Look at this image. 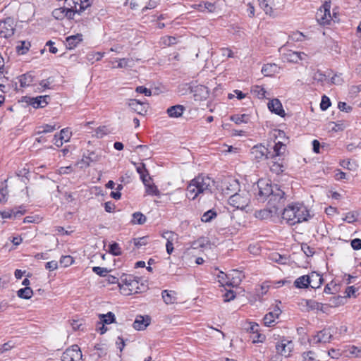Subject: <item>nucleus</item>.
Wrapping results in <instances>:
<instances>
[{"label":"nucleus","instance_id":"69168bd1","mask_svg":"<svg viewBox=\"0 0 361 361\" xmlns=\"http://www.w3.org/2000/svg\"><path fill=\"white\" fill-rule=\"evenodd\" d=\"M135 91L138 93L143 94L145 96H151L152 92L149 89H147L143 86L137 87Z\"/></svg>","mask_w":361,"mask_h":361},{"label":"nucleus","instance_id":"5fc2aeb1","mask_svg":"<svg viewBox=\"0 0 361 361\" xmlns=\"http://www.w3.org/2000/svg\"><path fill=\"white\" fill-rule=\"evenodd\" d=\"M286 149V146L281 142H278L275 144L274 150L277 157L280 156L281 154L284 152Z\"/></svg>","mask_w":361,"mask_h":361},{"label":"nucleus","instance_id":"c03bdc74","mask_svg":"<svg viewBox=\"0 0 361 361\" xmlns=\"http://www.w3.org/2000/svg\"><path fill=\"white\" fill-rule=\"evenodd\" d=\"M146 187V192L151 195H159V191L157 186L154 184H151L150 181L147 182V184H144Z\"/></svg>","mask_w":361,"mask_h":361},{"label":"nucleus","instance_id":"4468645a","mask_svg":"<svg viewBox=\"0 0 361 361\" xmlns=\"http://www.w3.org/2000/svg\"><path fill=\"white\" fill-rule=\"evenodd\" d=\"M238 188V180L232 178H224L221 185L222 192L226 195H230L231 192H235Z\"/></svg>","mask_w":361,"mask_h":361},{"label":"nucleus","instance_id":"6ab92c4d","mask_svg":"<svg viewBox=\"0 0 361 361\" xmlns=\"http://www.w3.org/2000/svg\"><path fill=\"white\" fill-rule=\"evenodd\" d=\"M102 156L94 152H89L87 156H84L82 159L77 163L80 168L88 167L92 162L100 161Z\"/></svg>","mask_w":361,"mask_h":361},{"label":"nucleus","instance_id":"052dcab7","mask_svg":"<svg viewBox=\"0 0 361 361\" xmlns=\"http://www.w3.org/2000/svg\"><path fill=\"white\" fill-rule=\"evenodd\" d=\"M302 358L304 361H315L316 355L312 351H308L302 354Z\"/></svg>","mask_w":361,"mask_h":361},{"label":"nucleus","instance_id":"dca6fc26","mask_svg":"<svg viewBox=\"0 0 361 361\" xmlns=\"http://www.w3.org/2000/svg\"><path fill=\"white\" fill-rule=\"evenodd\" d=\"M268 149L262 145H257L251 149L252 158L257 161H260L267 158Z\"/></svg>","mask_w":361,"mask_h":361},{"label":"nucleus","instance_id":"c756f323","mask_svg":"<svg viewBox=\"0 0 361 361\" xmlns=\"http://www.w3.org/2000/svg\"><path fill=\"white\" fill-rule=\"evenodd\" d=\"M149 325L148 318L137 316L133 323V328L137 331L144 330Z\"/></svg>","mask_w":361,"mask_h":361},{"label":"nucleus","instance_id":"f8f14e48","mask_svg":"<svg viewBox=\"0 0 361 361\" xmlns=\"http://www.w3.org/2000/svg\"><path fill=\"white\" fill-rule=\"evenodd\" d=\"M14 23L11 18L0 22V37L9 38L14 34Z\"/></svg>","mask_w":361,"mask_h":361},{"label":"nucleus","instance_id":"a19ab883","mask_svg":"<svg viewBox=\"0 0 361 361\" xmlns=\"http://www.w3.org/2000/svg\"><path fill=\"white\" fill-rule=\"evenodd\" d=\"M146 221V217L140 212H135L133 214L131 223L133 224H143Z\"/></svg>","mask_w":361,"mask_h":361},{"label":"nucleus","instance_id":"b1692460","mask_svg":"<svg viewBox=\"0 0 361 361\" xmlns=\"http://www.w3.org/2000/svg\"><path fill=\"white\" fill-rule=\"evenodd\" d=\"M128 105L133 110L139 114H144L147 112V104L137 99H129Z\"/></svg>","mask_w":361,"mask_h":361},{"label":"nucleus","instance_id":"9b49d317","mask_svg":"<svg viewBox=\"0 0 361 361\" xmlns=\"http://www.w3.org/2000/svg\"><path fill=\"white\" fill-rule=\"evenodd\" d=\"M67 4L75 13H81L92 5V0H67Z\"/></svg>","mask_w":361,"mask_h":361},{"label":"nucleus","instance_id":"58836bf2","mask_svg":"<svg viewBox=\"0 0 361 361\" xmlns=\"http://www.w3.org/2000/svg\"><path fill=\"white\" fill-rule=\"evenodd\" d=\"M99 318L102 324H110L115 322V315L111 312L106 314H100Z\"/></svg>","mask_w":361,"mask_h":361},{"label":"nucleus","instance_id":"72a5a7b5","mask_svg":"<svg viewBox=\"0 0 361 361\" xmlns=\"http://www.w3.org/2000/svg\"><path fill=\"white\" fill-rule=\"evenodd\" d=\"M294 285L298 288H306L310 286L308 275H303L298 277L295 281Z\"/></svg>","mask_w":361,"mask_h":361},{"label":"nucleus","instance_id":"a211bd4d","mask_svg":"<svg viewBox=\"0 0 361 361\" xmlns=\"http://www.w3.org/2000/svg\"><path fill=\"white\" fill-rule=\"evenodd\" d=\"M53 16L58 20H62L65 18L68 19H73L75 16V12L73 9L61 7L56 8L52 12Z\"/></svg>","mask_w":361,"mask_h":361},{"label":"nucleus","instance_id":"412c9836","mask_svg":"<svg viewBox=\"0 0 361 361\" xmlns=\"http://www.w3.org/2000/svg\"><path fill=\"white\" fill-rule=\"evenodd\" d=\"M306 58L307 55L304 52L289 50L283 54V59L290 63H298L300 61L305 60Z\"/></svg>","mask_w":361,"mask_h":361},{"label":"nucleus","instance_id":"e433bc0d","mask_svg":"<svg viewBox=\"0 0 361 361\" xmlns=\"http://www.w3.org/2000/svg\"><path fill=\"white\" fill-rule=\"evenodd\" d=\"M251 92L259 99H264L266 97L267 91L265 89L259 85L253 86L251 89Z\"/></svg>","mask_w":361,"mask_h":361},{"label":"nucleus","instance_id":"0e129e2a","mask_svg":"<svg viewBox=\"0 0 361 361\" xmlns=\"http://www.w3.org/2000/svg\"><path fill=\"white\" fill-rule=\"evenodd\" d=\"M109 251L114 255H119L121 254V248L118 243H113L109 246Z\"/></svg>","mask_w":361,"mask_h":361},{"label":"nucleus","instance_id":"cd10ccee","mask_svg":"<svg viewBox=\"0 0 361 361\" xmlns=\"http://www.w3.org/2000/svg\"><path fill=\"white\" fill-rule=\"evenodd\" d=\"M184 110L185 107L183 106L175 105L167 109V114L171 118H179L183 115Z\"/></svg>","mask_w":361,"mask_h":361},{"label":"nucleus","instance_id":"f257e3e1","mask_svg":"<svg viewBox=\"0 0 361 361\" xmlns=\"http://www.w3.org/2000/svg\"><path fill=\"white\" fill-rule=\"evenodd\" d=\"M258 192L257 196L261 201H264L269 197V204L275 209L276 212L279 207L284 202L285 192L277 185L272 186L269 183V180L260 179L257 182Z\"/></svg>","mask_w":361,"mask_h":361},{"label":"nucleus","instance_id":"a878e982","mask_svg":"<svg viewBox=\"0 0 361 361\" xmlns=\"http://www.w3.org/2000/svg\"><path fill=\"white\" fill-rule=\"evenodd\" d=\"M280 67L276 63L264 64L262 68V73L264 76H272L280 71Z\"/></svg>","mask_w":361,"mask_h":361},{"label":"nucleus","instance_id":"4be33fe9","mask_svg":"<svg viewBox=\"0 0 361 361\" xmlns=\"http://www.w3.org/2000/svg\"><path fill=\"white\" fill-rule=\"evenodd\" d=\"M268 109L272 113H274L280 116H284L285 111L283 109L281 102L278 99H273L270 100L267 104Z\"/></svg>","mask_w":361,"mask_h":361},{"label":"nucleus","instance_id":"603ef678","mask_svg":"<svg viewBox=\"0 0 361 361\" xmlns=\"http://www.w3.org/2000/svg\"><path fill=\"white\" fill-rule=\"evenodd\" d=\"M252 343H262L265 340V336L262 334L257 331V333L253 334L250 336Z\"/></svg>","mask_w":361,"mask_h":361},{"label":"nucleus","instance_id":"de8ad7c7","mask_svg":"<svg viewBox=\"0 0 361 361\" xmlns=\"http://www.w3.org/2000/svg\"><path fill=\"white\" fill-rule=\"evenodd\" d=\"M58 135L59 136L61 140L64 141V142H67L71 139V132L68 128H63L60 131Z\"/></svg>","mask_w":361,"mask_h":361},{"label":"nucleus","instance_id":"20e7f679","mask_svg":"<svg viewBox=\"0 0 361 361\" xmlns=\"http://www.w3.org/2000/svg\"><path fill=\"white\" fill-rule=\"evenodd\" d=\"M228 204L235 209H245L250 202V194L245 190H238L231 195L228 200Z\"/></svg>","mask_w":361,"mask_h":361},{"label":"nucleus","instance_id":"864d4df0","mask_svg":"<svg viewBox=\"0 0 361 361\" xmlns=\"http://www.w3.org/2000/svg\"><path fill=\"white\" fill-rule=\"evenodd\" d=\"M313 79L314 81H317V82H321L322 84H323L324 82L327 80L326 76L320 71H317L316 73H314L313 75Z\"/></svg>","mask_w":361,"mask_h":361},{"label":"nucleus","instance_id":"a18cd8bd","mask_svg":"<svg viewBox=\"0 0 361 361\" xmlns=\"http://www.w3.org/2000/svg\"><path fill=\"white\" fill-rule=\"evenodd\" d=\"M19 82L21 87L29 86L32 82V77L30 74H24L20 77Z\"/></svg>","mask_w":361,"mask_h":361},{"label":"nucleus","instance_id":"6e6552de","mask_svg":"<svg viewBox=\"0 0 361 361\" xmlns=\"http://www.w3.org/2000/svg\"><path fill=\"white\" fill-rule=\"evenodd\" d=\"M298 305L301 310L304 312H309L312 310L325 312V310L324 309V305L313 300L302 299L299 302Z\"/></svg>","mask_w":361,"mask_h":361},{"label":"nucleus","instance_id":"c9c22d12","mask_svg":"<svg viewBox=\"0 0 361 361\" xmlns=\"http://www.w3.org/2000/svg\"><path fill=\"white\" fill-rule=\"evenodd\" d=\"M259 5L262 9L265 12L266 14L272 16L274 11L271 6L272 0H258Z\"/></svg>","mask_w":361,"mask_h":361},{"label":"nucleus","instance_id":"680f3d73","mask_svg":"<svg viewBox=\"0 0 361 361\" xmlns=\"http://www.w3.org/2000/svg\"><path fill=\"white\" fill-rule=\"evenodd\" d=\"M147 244V237H142L134 239V245L140 247Z\"/></svg>","mask_w":361,"mask_h":361},{"label":"nucleus","instance_id":"f03ea898","mask_svg":"<svg viewBox=\"0 0 361 361\" xmlns=\"http://www.w3.org/2000/svg\"><path fill=\"white\" fill-rule=\"evenodd\" d=\"M311 217L308 208L300 202L288 204L282 212L283 220L290 226L307 221Z\"/></svg>","mask_w":361,"mask_h":361},{"label":"nucleus","instance_id":"13d9d810","mask_svg":"<svg viewBox=\"0 0 361 361\" xmlns=\"http://www.w3.org/2000/svg\"><path fill=\"white\" fill-rule=\"evenodd\" d=\"M245 329L247 331H249L252 335L253 334L257 333V331H259V326L256 323L249 322L247 326L245 327Z\"/></svg>","mask_w":361,"mask_h":361},{"label":"nucleus","instance_id":"09e8293b","mask_svg":"<svg viewBox=\"0 0 361 361\" xmlns=\"http://www.w3.org/2000/svg\"><path fill=\"white\" fill-rule=\"evenodd\" d=\"M30 43L29 42L22 41L20 45L17 46V51L20 54H25L29 50Z\"/></svg>","mask_w":361,"mask_h":361},{"label":"nucleus","instance_id":"338daca9","mask_svg":"<svg viewBox=\"0 0 361 361\" xmlns=\"http://www.w3.org/2000/svg\"><path fill=\"white\" fill-rule=\"evenodd\" d=\"M338 109L345 112H350L352 110V107L348 105L345 102H340L338 104Z\"/></svg>","mask_w":361,"mask_h":361},{"label":"nucleus","instance_id":"6e6d98bb","mask_svg":"<svg viewBox=\"0 0 361 361\" xmlns=\"http://www.w3.org/2000/svg\"><path fill=\"white\" fill-rule=\"evenodd\" d=\"M331 106V102L330 99L326 96L324 95L322 97V101L320 103V108L322 111L326 110L329 106Z\"/></svg>","mask_w":361,"mask_h":361},{"label":"nucleus","instance_id":"8fccbe9b","mask_svg":"<svg viewBox=\"0 0 361 361\" xmlns=\"http://www.w3.org/2000/svg\"><path fill=\"white\" fill-rule=\"evenodd\" d=\"M59 262L63 267H68L73 264L74 259L71 256L66 255L61 257Z\"/></svg>","mask_w":361,"mask_h":361},{"label":"nucleus","instance_id":"2f4dec72","mask_svg":"<svg viewBox=\"0 0 361 361\" xmlns=\"http://www.w3.org/2000/svg\"><path fill=\"white\" fill-rule=\"evenodd\" d=\"M61 126L56 123L45 124L38 128L37 134L48 133L59 129Z\"/></svg>","mask_w":361,"mask_h":361},{"label":"nucleus","instance_id":"423d86ee","mask_svg":"<svg viewBox=\"0 0 361 361\" xmlns=\"http://www.w3.org/2000/svg\"><path fill=\"white\" fill-rule=\"evenodd\" d=\"M219 282L222 286H228L232 287H237L241 282L243 274L241 272L233 270L228 275L221 272V275L219 276Z\"/></svg>","mask_w":361,"mask_h":361},{"label":"nucleus","instance_id":"39448f33","mask_svg":"<svg viewBox=\"0 0 361 361\" xmlns=\"http://www.w3.org/2000/svg\"><path fill=\"white\" fill-rule=\"evenodd\" d=\"M120 292L124 295H130L138 292L139 282L132 275H123L118 283Z\"/></svg>","mask_w":361,"mask_h":361},{"label":"nucleus","instance_id":"f3484780","mask_svg":"<svg viewBox=\"0 0 361 361\" xmlns=\"http://www.w3.org/2000/svg\"><path fill=\"white\" fill-rule=\"evenodd\" d=\"M331 337V329H324L312 337V342L313 343H327L330 341Z\"/></svg>","mask_w":361,"mask_h":361},{"label":"nucleus","instance_id":"4c0bfd02","mask_svg":"<svg viewBox=\"0 0 361 361\" xmlns=\"http://www.w3.org/2000/svg\"><path fill=\"white\" fill-rule=\"evenodd\" d=\"M33 294V291L30 287H25L18 290L17 295L23 299H30Z\"/></svg>","mask_w":361,"mask_h":361},{"label":"nucleus","instance_id":"9d476101","mask_svg":"<svg viewBox=\"0 0 361 361\" xmlns=\"http://www.w3.org/2000/svg\"><path fill=\"white\" fill-rule=\"evenodd\" d=\"M67 4L75 13H81L92 5V0H67Z\"/></svg>","mask_w":361,"mask_h":361},{"label":"nucleus","instance_id":"ddd939ff","mask_svg":"<svg viewBox=\"0 0 361 361\" xmlns=\"http://www.w3.org/2000/svg\"><path fill=\"white\" fill-rule=\"evenodd\" d=\"M161 235L163 238H164L166 240V252L169 255H171L174 250L173 245L174 243H177L178 240V235L174 232L169 231H163Z\"/></svg>","mask_w":361,"mask_h":361},{"label":"nucleus","instance_id":"49530a36","mask_svg":"<svg viewBox=\"0 0 361 361\" xmlns=\"http://www.w3.org/2000/svg\"><path fill=\"white\" fill-rule=\"evenodd\" d=\"M357 216L358 214L356 212H350L345 214L343 220L349 224H353L357 221Z\"/></svg>","mask_w":361,"mask_h":361},{"label":"nucleus","instance_id":"7c9ffc66","mask_svg":"<svg viewBox=\"0 0 361 361\" xmlns=\"http://www.w3.org/2000/svg\"><path fill=\"white\" fill-rule=\"evenodd\" d=\"M161 295L166 305L173 304L176 300V293L174 291L164 290L162 291Z\"/></svg>","mask_w":361,"mask_h":361},{"label":"nucleus","instance_id":"c85d7f7f","mask_svg":"<svg viewBox=\"0 0 361 361\" xmlns=\"http://www.w3.org/2000/svg\"><path fill=\"white\" fill-rule=\"evenodd\" d=\"M82 40V35L80 34L69 36L66 38V46L69 49H74Z\"/></svg>","mask_w":361,"mask_h":361},{"label":"nucleus","instance_id":"3c124183","mask_svg":"<svg viewBox=\"0 0 361 361\" xmlns=\"http://www.w3.org/2000/svg\"><path fill=\"white\" fill-rule=\"evenodd\" d=\"M216 216V214L213 210H209L204 213L202 215L201 219L204 222H209L212 221L214 218H215Z\"/></svg>","mask_w":361,"mask_h":361},{"label":"nucleus","instance_id":"79ce46f5","mask_svg":"<svg viewBox=\"0 0 361 361\" xmlns=\"http://www.w3.org/2000/svg\"><path fill=\"white\" fill-rule=\"evenodd\" d=\"M194 7L201 11L208 10L209 11L212 12L214 10V5L210 2H203L202 4L195 5Z\"/></svg>","mask_w":361,"mask_h":361},{"label":"nucleus","instance_id":"0eeeda50","mask_svg":"<svg viewBox=\"0 0 361 361\" xmlns=\"http://www.w3.org/2000/svg\"><path fill=\"white\" fill-rule=\"evenodd\" d=\"M331 5L329 2H325L318 10L316 14L317 22L322 25H329L334 20V17L336 18L335 15L332 16L330 12Z\"/></svg>","mask_w":361,"mask_h":361},{"label":"nucleus","instance_id":"473e14b6","mask_svg":"<svg viewBox=\"0 0 361 361\" xmlns=\"http://www.w3.org/2000/svg\"><path fill=\"white\" fill-rule=\"evenodd\" d=\"M230 120L233 121L235 124L240 125L242 123H247L250 121V116L248 114H235L230 117Z\"/></svg>","mask_w":361,"mask_h":361},{"label":"nucleus","instance_id":"4d7b16f0","mask_svg":"<svg viewBox=\"0 0 361 361\" xmlns=\"http://www.w3.org/2000/svg\"><path fill=\"white\" fill-rule=\"evenodd\" d=\"M118 63L117 66H114V68H123L130 66V60L128 59L123 58L116 61Z\"/></svg>","mask_w":361,"mask_h":361},{"label":"nucleus","instance_id":"7ed1b4c3","mask_svg":"<svg viewBox=\"0 0 361 361\" xmlns=\"http://www.w3.org/2000/svg\"><path fill=\"white\" fill-rule=\"evenodd\" d=\"M214 185V180L209 177L199 176L189 183L186 195L189 199L195 200L200 195L212 192Z\"/></svg>","mask_w":361,"mask_h":361},{"label":"nucleus","instance_id":"aec40b11","mask_svg":"<svg viewBox=\"0 0 361 361\" xmlns=\"http://www.w3.org/2000/svg\"><path fill=\"white\" fill-rule=\"evenodd\" d=\"M192 92L193 93L194 99L196 101L205 100L209 96L208 88L204 85H196L192 87Z\"/></svg>","mask_w":361,"mask_h":361},{"label":"nucleus","instance_id":"bb28decb","mask_svg":"<svg viewBox=\"0 0 361 361\" xmlns=\"http://www.w3.org/2000/svg\"><path fill=\"white\" fill-rule=\"evenodd\" d=\"M308 278L310 281V286L312 288H319L323 283L322 276L317 272H312L308 274Z\"/></svg>","mask_w":361,"mask_h":361},{"label":"nucleus","instance_id":"1a4fd4ad","mask_svg":"<svg viewBox=\"0 0 361 361\" xmlns=\"http://www.w3.org/2000/svg\"><path fill=\"white\" fill-rule=\"evenodd\" d=\"M62 361H82V353L80 348L74 345L68 348L63 353Z\"/></svg>","mask_w":361,"mask_h":361},{"label":"nucleus","instance_id":"774afa93","mask_svg":"<svg viewBox=\"0 0 361 361\" xmlns=\"http://www.w3.org/2000/svg\"><path fill=\"white\" fill-rule=\"evenodd\" d=\"M351 246L354 250L361 249V239L355 238L351 241Z\"/></svg>","mask_w":361,"mask_h":361},{"label":"nucleus","instance_id":"5701e85b","mask_svg":"<svg viewBox=\"0 0 361 361\" xmlns=\"http://www.w3.org/2000/svg\"><path fill=\"white\" fill-rule=\"evenodd\" d=\"M281 313V310L279 307H275L273 311L267 313L264 317V323L267 326H271L275 322V320L279 318Z\"/></svg>","mask_w":361,"mask_h":361},{"label":"nucleus","instance_id":"f704fd0d","mask_svg":"<svg viewBox=\"0 0 361 361\" xmlns=\"http://www.w3.org/2000/svg\"><path fill=\"white\" fill-rule=\"evenodd\" d=\"M283 165L279 161V159L274 157L271 163L270 164V169L271 171L279 173L283 171Z\"/></svg>","mask_w":361,"mask_h":361},{"label":"nucleus","instance_id":"37998d69","mask_svg":"<svg viewBox=\"0 0 361 361\" xmlns=\"http://www.w3.org/2000/svg\"><path fill=\"white\" fill-rule=\"evenodd\" d=\"M104 55V53L102 52H91L87 55V59L92 63L94 61H99Z\"/></svg>","mask_w":361,"mask_h":361},{"label":"nucleus","instance_id":"ea45409f","mask_svg":"<svg viewBox=\"0 0 361 361\" xmlns=\"http://www.w3.org/2000/svg\"><path fill=\"white\" fill-rule=\"evenodd\" d=\"M137 171L140 174L144 184H147V182H149L151 178L148 176V173L146 171L144 165L138 166L137 168Z\"/></svg>","mask_w":361,"mask_h":361},{"label":"nucleus","instance_id":"e2e57ef3","mask_svg":"<svg viewBox=\"0 0 361 361\" xmlns=\"http://www.w3.org/2000/svg\"><path fill=\"white\" fill-rule=\"evenodd\" d=\"M357 291V289L355 288L354 286H348L345 290V296L348 298H355L356 297V292Z\"/></svg>","mask_w":361,"mask_h":361},{"label":"nucleus","instance_id":"2eb2a0df","mask_svg":"<svg viewBox=\"0 0 361 361\" xmlns=\"http://www.w3.org/2000/svg\"><path fill=\"white\" fill-rule=\"evenodd\" d=\"M293 348V342L287 339H283L281 341L278 342L276 345V349L277 353L280 355L284 356L286 357L290 355Z\"/></svg>","mask_w":361,"mask_h":361},{"label":"nucleus","instance_id":"393cba45","mask_svg":"<svg viewBox=\"0 0 361 361\" xmlns=\"http://www.w3.org/2000/svg\"><path fill=\"white\" fill-rule=\"evenodd\" d=\"M49 100V96H38L35 98H32L30 100V104L35 109L43 108L46 106Z\"/></svg>","mask_w":361,"mask_h":361},{"label":"nucleus","instance_id":"bf43d9fd","mask_svg":"<svg viewBox=\"0 0 361 361\" xmlns=\"http://www.w3.org/2000/svg\"><path fill=\"white\" fill-rule=\"evenodd\" d=\"M92 271L100 276H105L109 272L106 268L100 267H94L92 268Z\"/></svg>","mask_w":361,"mask_h":361}]
</instances>
